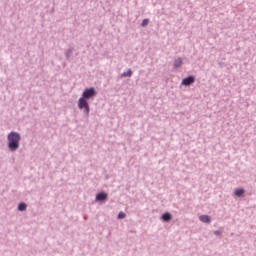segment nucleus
Returning a JSON list of instances; mask_svg holds the SVG:
<instances>
[{
    "label": "nucleus",
    "mask_w": 256,
    "mask_h": 256,
    "mask_svg": "<svg viewBox=\"0 0 256 256\" xmlns=\"http://www.w3.org/2000/svg\"><path fill=\"white\" fill-rule=\"evenodd\" d=\"M245 193V190L243 189H237L235 191V195H237V197H242V195Z\"/></svg>",
    "instance_id": "9"
},
{
    "label": "nucleus",
    "mask_w": 256,
    "mask_h": 256,
    "mask_svg": "<svg viewBox=\"0 0 256 256\" xmlns=\"http://www.w3.org/2000/svg\"><path fill=\"white\" fill-rule=\"evenodd\" d=\"M162 219H163V221H171L172 216L169 213H165L162 215Z\"/></svg>",
    "instance_id": "8"
},
{
    "label": "nucleus",
    "mask_w": 256,
    "mask_h": 256,
    "mask_svg": "<svg viewBox=\"0 0 256 256\" xmlns=\"http://www.w3.org/2000/svg\"><path fill=\"white\" fill-rule=\"evenodd\" d=\"M214 233H215V235H221L220 231H215Z\"/></svg>",
    "instance_id": "14"
},
{
    "label": "nucleus",
    "mask_w": 256,
    "mask_h": 256,
    "mask_svg": "<svg viewBox=\"0 0 256 256\" xmlns=\"http://www.w3.org/2000/svg\"><path fill=\"white\" fill-rule=\"evenodd\" d=\"M133 75V71L128 70L122 74V77H131Z\"/></svg>",
    "instance_id": "11"
},
{
    "label": "nucleus",
    "mask_w": 256,
    "mask_h": 256,
    "mask_svg": "<svg viewBox=\"0 0 256 256\" xmlns=\"http://www.w3.org/2000/svg\"><path fill=\"white\" fill-rule=\"evenodd\" d=\"M96 201H107V193H99L96 195Z\"/></svg>",
    "instance_id": "5"
},
{
    "label": "nucleus",
    "mask_w": 256,
    "mask_h": 256,
    "mask_svg": "<svg viewBox=\"0 0 256 256\" xmlns=\"http://www.w3.org/2000/svg\"><path fill=\"white\" fill-rule=\"evenodd\" d=\"M193 83H195V76H189L182 80V85H185L186 87L193 85Z\"/></svg>",
    "instance_id": "4"
},
{
    "label": "nucleus",
    "mask_w": 256,
    "mask_h": 256,
    "mask_svg": "<svg viewBox=\"0 0 256 256\" xmlns=\"http://www.w3.org/2000/svg\"><path fill=\"white\" fill-rule=\"evenodd\" d=\"M149 25V19H144L142 22V27H147Z\"/></svg>",
    "instance_id": "13"
},
{
    "label": "nucleus",
    "mask_w": 256,
    "mask_h": 256,
    "mask_svg": "<svg viewBox=\"0 0 256 256\" xmlns=\"http://www.w3.org/2000/svg\"><path fill=\"white\" fill-rule=\"evenodd\" d=\"M78 108L83 110L84 109V113H86V115H89V103L87 102V100L85 98H80L78 100Z\"/></svg>",
    "instance_id": "2"
},
{
    "label": "nucleus",
    "mask_w": 256,
    "mask_h": 256,
    "mask_svg": "<svg viewBox=\"0 0 256 256\" xmlns=\"http://www.w3.org/2000/svg\"><path fill=\"white\" fill-rule=\"evenodd\" d=\"M25 209H27V204L20 203L19 206H18V210L19 211H25Z\"/></svg>",
    "instance_id": "10"
},
{
    "label": "nucleus",
    "mask_w": 256,
    "mask_h": 256,
    "mask_svg": "<svg viewBox=\"0 0 256 256\" xmlns=\"http://www.w3.org/2000/svg\"><path fill=\"white\" fill-rule=\"evenodd\" d=\"M95 95H97V92H95V88L85 89L82 94V99H93Z\"/></svg>",
    "instance_id": "3"
},
{
    "label": "nucleus",
    "mask_w": 256,
    "mask_h": 256,
    "mask_svg": "<svg viewBox=\"0 0 256 256\" xmlns=\"http://www.w3.org/2000/svg\"><path fill=\"white\" fill-rule=\"evenodd\" d=\"M183 65V60L181 58H178L174 61V67H176V69H178L179 67H181Z\"/></svg>",
    "instance_id": "7"
},
{
    "label": "nucleus",
    "mask_w": 256,
    "mask_h": 256,
    "mask_svg": "<svg viewBox=\"0 0 256 256\" xmlns=\"http://www.w3.org/2000/svg\"><path fill=\"white\" fill-rule=\"evenodd\" d=\"M199 219L202 221V223H211V217L208 215H202L199 217Z\"/></svg>",
    "instance_id": "6"
},
{
    "label": "nucleus",
    "mask_w": 256,
    "mask_h": 256,
    "mask_svg": "<svg viewBox=\"0 0 256 256\" xmlns=\"http://www.w3.org/2000/svg\"><path fill=\"white\" fill-rule=\"evenodd\" d=\"M125 217H127V215L124 212L118 214V219H125Z\"/></svg>",
    "instance_id": "12"
},
{
    "label": "nucleus",
    "mask_w": 256,
    "mask_h": 256,
    "mask_svg": "<svg viewBox=\"0 0 256 256\" xmlns=\"http://www.w3.org/2000/svg\"><path fill=\"white\" fill-rule=\"evenodd\" d=\"M21 141V135L17 132H11L8 135V147L10 151H17L19 149V142Z\"/></svg>",
    "instance_id": "1"
}]
</instances>
